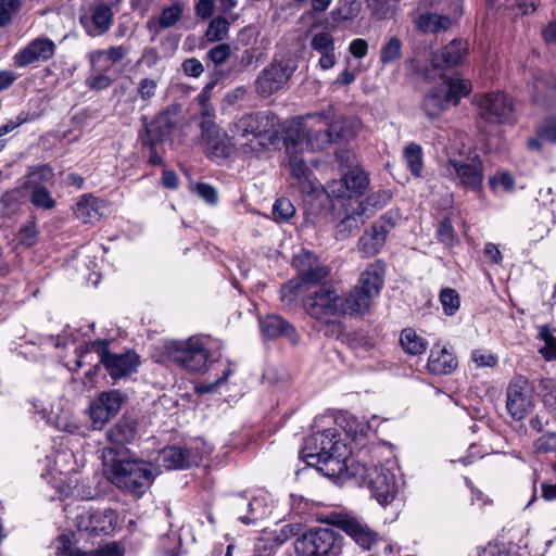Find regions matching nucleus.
<instances>
[{"label":"nucleus","mask_w":556,"mask_h":556,"mask_svg":"<svg viewBox=\"0 0 556 556\" xmlns=\"http://www.w3.org/2000/svg\"><path fill=\"white\" fill-rule=\"evenodd\" d=\"M340 435L336 428H329L317 432L305 440L301 452L303 460L311 467L323 472L326 477L342 478L349 469L346 463L349 450L337 437Z\"/></svg>","instance_id":"f257e3e1"},{"label":"nucleus","mask_w":556,"mask_h":556,"mask_svg":"<svg viewBox=\"0 0 556 556\" xmlns=\"http://www.w3.org/2000/svg\"><path fill=\"white\" fill-rule=\"evenodd\" d=\"M103 462L111 482L132 495L144 494L154 479L147 463L116 457L114 448L104 450Z\"/></svg>","instance_id":"f03ea898"},{"label":"nucleus","mask_w":556,"mask_h":556,"mask_svg":"<svg viewBox=\"0 0 556 556\" xmlns=\"http://www.w3.org/2000/svg\"><path fill=\"white\" fill-rule=\"evenodd\" d=\"M343 477L353 478L359 485L368 488L371 495L381 505H388L396 496L395 476L383 466L351 463Z\"/></svg>","instance_id":"7ed1b4c3"},{"label":"nucleus","mask_w":556,"mask_h":556,"mask_svg":"<svg viewBox=\"0 0 556 556\" xmlns=\"http://www.w3.org/2000/svg\"><path fill=\"white\" fill-rule=\"evenodd\" d=\"M278 118L273 113L256 112L239 117L230 129L232 137L238 141L244 152L255 151V140L266 137L270 139L277 132Z\"/></svg>","instance_id":"20e7f679"},{"label":"nucleus","mask_w":556,"mask_h":556,"mask_svg":"<svg viewBox=\"0 0 556 556\" xmlns=\"http://www.w3.org/2000/svg\"><path fill=\"white\" fill-rule=\"evenodd\" d=\"M332 109L307 116V121L319 124L318 129L307 128V125L296 124L287 132V140L293 141V148L305 143L311 150H324L334 142L329 122L332 119Z\"/></svg>","instance_id":"39448f33"},{"label":"nucleus","mask_w":556,"mask_h":556,"mask_svg":"<svg viewBox=\"0 0 556 556\" xmlns=\"http://www.w3.org/2000/svg\"><path fill=\"white\" fill-rule=\"evenodd\" d=\"M305 312L319 323L330 325L346 314L344 298L330 286H321L306 296Z\"/></svg>","instance_id":"423d86ee"},{"label":"nucleus","mask_w":556,"mask_h":556,"mask_svg":"<svg viewBox=\"0 0 556 556\" xmlns=\"http://www.w3.org/2000/svg\"><path fill=\"white\" fill-rule=\"evenodd\" d=\"M165 350L172 362L191 372H201L210 356L203 340L197 336L187 340L170 341Z\"/></svg>","instance_id":"0eeeda50"},{"label":"nucleus","mask_w":556,"mask_h":556,"mask_svg":"<svg viewBox=\"0 0 556 556\" xmlns=\"http://www.w3.org/2000/svg\"><path fill=\"white\" fill-rule=\"evenodd\" d=\"M337 532L330 528H314L294 542L296 556H337L340 542Z\"/></svg>","instance_id":"6e6552de"},{"label":"nucleus","mask_w":556,"mask_h":556,"mask_svg":"<svg viewBox=\"0 0 556 556\" xmlns=\"http://www.w3.org/2000/svg\"><path fill=\"white\" fill-rule=\"evenodd\" d=\"M88 349L93 350L100 357L109 376L117 381L137 371L140 365L139 355L131 350L124 353H113L109 350L106 340H96L88 344Z\"/></svg>","instance_id":"1a4fd4ad"},{"label":"nucleus","mask_w":556,"mask_h":556,"mask_svg":"<svg viewBox=\"0 0 556 556\" xmlns=\"http://www.w3.org/2000/svg\"><path fill=\"white\" fill-rule=\"evenodd\" d=\"M295 70L296 65L290 59L273 60L254 80L255 92L261 98L273 96L287 85Z\"/></svg>","instance_id":"9d476101"},{"label":"nucleus","mask_w":556,"mask_h":556,"mask_svg":"<svg viewBox=\"0 0 556 556\" xmlns=\"http://www.w3.org/2000/svg\"><path fill=\"white\" fill-rule=\"evenodd\" d=\"M119 2V0H94L79 17L80 25L86 34L90 37L105 35L113 25L115 11L118 10Z\"/></svg>","instance_id":"9b49d317"},{"label":"nucleus","mask_w":556,"mask_h":556,"mask_svg":"<svg viewBox=\"0 0 556 556\" xmlns=\"http://www.w3.org/2000/svg\"><path fill=\"white\" fill-rule=\"evenodd\" d=\"M480 117L491 124H511L515 122L513 99L504 92H490L478 100Z\"/></svg>","instance_id":"f8f14e48"},{"label":"nucleus","mask_w":556,"mask_h":556,"mask_svg":"<svg viewBox=\"0 0 556 556\" xmlns=\"http://www.w3.org/2000/svg\"><path fill=\"white\" fill-rule=\"evenodd\" d=\"M200 126L205 155L216 162L229 157L233 151L230 137L210 118L203 119Z\"/></svg>","instance_id":"ddd939ff"},{"label":"nucleus","mask_w":556,"mask_h":556,"mask_svg":"<svg viewBox=\"0 0 556 556\" xmlns=\"http://www.w3.org/2000/svg\"><path fill=\"white\" fill-rule=\"evenodd\" d=\"M444 175L459 182L473 191L481 188L483 181V168L479 159L471 162H463L457 159L450 157L443 166Z\"/></svg>","instance_id":"4468645a"},{"label":"nucleus","mask_w":556,"mask_h":556,"mask_svg":"<svg viewBox=\"0 0 556 556\" xmlns=\"http://www.w3.org/2000/svg\"><path fill=\"white\" fill-rule=\"evenodd\" d=\"M532 407L531 387L522 377H515L507 388L506 408L515 420H522Z\"/></svg>","instance_id":"2eb2a0df"},{"label":"nucleus","mask_w":556,"mask_h":556,"mask_svg":"<svg viewBox=\"0 0 556 556\" xmlns=\"http://www.w3.org/2000/svg\"><path fill=\"white\" fill-rule=\"evenodd\" d=\"M293 266L298 271L301 282L319 283L326 279L330 273L327 265L321 263L319 258L308 250H301L293 257Z\"/></svg>","instance_id":"dca6fc26"},{"label":"nucleus","mask_w":556,"mask_h":556,"mask_svg":"<svg viewBox=\"0 0 556 556\" xmlns=\"http://www.w3.org/2000/svg\"><path fill=\"white\" fill-rule=\"evenodd\" d=\"M287 153L289 155L290 173L296 179L301 192L308 195L319 192L321 185L298 152V147L293 148V141H291V144H287Z\"/></svg>","instance_id":"f3484780"},{"label":"nucleus","mask_w":556,"mask_h":556,"mask_svg":"<svg viewBox=\"0 0 556 556\" xmlns=\"http://www.w3.org/2000/svg\"><path fill=\"white\" fill-rule=\"evenodd\" d=\"M336 525L364 549H370L379 540L378 533L355 516L340 515Z\"/></svg>","instance_id":"a211bd4d"},{"label":"nucleus","mask_w":556,"mask_h":556,"mask_svg":"<svg viewBox=\"0 0 556 556\" xmlns=\"http://www.w3.org/2000/svg\"><path fill=\"white\" fill-rule=\"evenodd\" d=\"M124 396L119 390L102 392L90 405V416L94 427H102L121 409Z\"/></svg>","instance_id":"6ab92c4d"},{"label":"nucleus","mask_w":556,"mask_h":556,"mask_svg":"<svg viewBox=\"0 0 556 556\" xmlns=\"http://www.w3.org/2000/svg\"><path fill=\"white\" fill-rule=\"evenodd\" d=\"M394 224L388 215L375 222L358 239V249L367 257L377 254L384 245L387 236Z\"/></svg>","instance_id":"aec40b11"},{"label":"nucleus","mask_w":556,"mask_h":556,"mask_svg":"<svg viewBox=\"0 0 556 556\" xmlns=\"http://www.w3.org/2000/svg\"><path fill=\"white\" fill-rule=\"evenodd\" d=\"M56 46L50 38H35L14 55V64L25 67L35 62H46L53 58Z\"/></svg>","instance_id":"412c9836"},{"label":"nucleus","mask_w":556,"mask_h":556,"mask_svg":"<svg viewBox=\"0 0 556 556\" xmlns=\"http://www.w3.org/2000/svg\"><path fill=\"white\" fill-rule=\"evenodd\" d=\"M177 123L178 114L176 109H167L161 112L155 116L152 123L146 127L147 136L142 138V146L161 143L173 132Z\"/></svg>","instance_id":"4be33fe9"},{"label":"nucleus","mask_w":556,"mask_h":556,"mask_svg":"<svg viewBox=\"0 0 556 556\" xmlns=\"http://www.w3.org/2000/svg\"><path fill=\"white\" fill-rule=\"evenodd\" d=\"M200 460L201 455L198 451L180 446L165 447L157 457L160 466L169 470L186 469L198 465Z\"/></svg>","instance_id":"5701e85b"},{"label":"nucleus","mask_w":556,"mask_h":556,"mask_svg":"<svg viewBox=\"0 0 556 556\" xmlns=\"http://www.w3.org/2000/svg\"><path fill=\"white\" fill-rule=\"evenodd\" d=\"M458 362L453 351L446 345L435 343L430 350L427 368L437 376L451 375L457 368Z\"/></svg>","instance_id":"b1692460"},{"label":"nucleus","mask_w":556,"mask_h":556,"mask_svg":"<svg viewBox=\"0 0 556 556\" xmlns=\"http://www.w3.org/2000/svg\"><path fill=\"white\" fill-rule=\"evenodd\" d=\"M185 5L181 2H174L164 7L156 16L147 21V29L153 35H160L164 29L176 26L182 18Z\"/></svg>","instance_id":"393cba45"},{"label":"nucleus","mask_w":556,"mask_h":556,"mask_svg":"<svg viewBox=\"0 0 556 556\" xmlns=\"http://www.w3.org/2000/svg\"><path fill=\"white\" fill-rule=\"evenodd\" d=\"M311 48L320 55L318 66L323 71H328L336 65L334 38L329 31L323 30L314 34L311 39Z\"/></svg>","instance_id":"a878e982"},{"label":"nucleus","mask_w":556,"mask_h":556,"mask_svg":"<svg viewBox=\"0 0 556 556\" xmlns=\"http://www.w3.org/2000/svg\"><path fill=\"white\" fill-rule=\"evenodd\" d=\"M469 45L466 40L454 39L440 51L434 53L432 64L434 67L450 68L463 62Z\"/></svg>","instance_id":"bb28decb"},{"label":"nucleus","mask_w":556,"mask_h":556,"mask_svg":"<svg viewBox=\"0 0 556 556\" xmlns=\"http://www.w3.org/2000/svg\"><path fill=\"white\" fill-rule=\"evenodd\" d=\"M384 274V262L376 260L359 275L358 285L356 287L375 298L380 293L383 286Z\"/></svg>","instance_id":"cd10ccee"},{"label":"nucleus","mask_w":556,"mask_h":556,"mask_svg":"<svg viewBox=\"0 0 556 556\" xmlns=\"http://www.w3.org/2000/svg\"><path fill=\"white\" fill-rule=\"evenodd\" d=\"M369 216L366 215V208L362 202H357V206L352 210L336 226L334 236L337 240H345L355 233Z\"/></svg>","instance_id":"c85d7f7f"},{"label":"nucleus","mask_w":556,"mask_h":556,"mask_svg":"<svg viewBox=\"0 0 556 556\" xmlns=\"http://www.w3.org/2000/svg\"><path fill=\"white\" fill-rule=\"evenodd\" d=\"M232 506L238 519L244 525L254 523L265 514L262 501L257 497L248 501L244 496H236Z\"/></svg>","instance_id":"c756f323"},{"label":"nucleus","mask_w":556,"mask_h":556,"mask_svg":"<svg viewBox=\"0 0 556 556\" xmlns=\"http://www.w3.org/2000/svg\"><path fill=\"white\" fill-rule=\"evenodd\" d=\"M261 331L268 339L286 337L291 341H295L294 328L282 317L277 315H268L260 320Z\"/></svg>","instance_id":"7c9ffc66"},{"label":"nucleus","mask_w":556,"mask_h":556,"mask_svg":"<svg viewBox=\"0 0 556 556\" xmlns=\"http://www.w3.org/2000/svg\"><path fill=\"white\" fill-rule=\"evenodd\" d=\"M450 105L442 88L431 89L424 98L421 108L430 119L438 118Z\"/></svg>","instance_id":"2f4dec72"},{"label":"nucleus","mask_w":556,"mask_h":556,"mask_svg":"<svg viewBox=\"0 0 556 556\" xmlns=\"http://www.w3.org/2000/svg\"><path fill=\"white\" fill-rule=\"evenodd\" d=\"M416 27L422 33H440L448 29L452 21L446 15L426 12L415 20Z\"/></svg>","instance_id":"473e14b6"},{"label":"nucleus","mask_w":556,"mask_h":556,"mask_svg":"<svg viewBox=\"0 0 556 556\" xmlns=\"http://www.w3.org/2000/svg\"><path fill=\"white\" fill-rule=\"evenodd\" d=\"M103 206V202L92 195H83L77 202L75 207V215L84 223H93L101 216L100 208Z\"/></svg>","instance_id":"72a5a7b5"},{"label":"nucleus","mask_w":556,"mask_h":556,"mask_svg":"<svg viewBox=\"0 0 556 556\" xmlns=\"http://www.w3.org/2000/svg\"><path fill=\"white\" fill-rule=\"evenodd\" d=\"M374 296L366 291L355 287L346 298H344V307L350 315H363L369 311Z\"/></svg>","instance_id":"f704fd0d"},{"label":"nucleus","mask_w":556,"mask_h":556,"mask_svg":"<svg viewBox=\"0 0 556 556\" xmlns=\"http://www.w3.org/2000/svg\"><path fill=\"white\" fill-rule=\"evenodd\" d=\"M135 424L128 419H121L106 432L108 440L116 445L130 443L135 439Z\"/></svg>","instance_id":"c9c22d12"},{"label":"nucleus","mask_w":556,"mask_h":556,"mask_svg":"<svg viewBox=\"0 0 556 556\" xmlns=\"http://www.w3.org/2000/svg\"><path fill=\"white\" fill-rule=\"evenodd\" d=\"M334 140H350L361 129V121L356 117H343L329 122Z\"/></svg>","instance_id":"e433bc0d"},{"label":"nucleus","mask_w":556,"mask_h":556,"mask_svg":"<svg viewBox=\"0 0 556 556\" xmlns=\"http://www.w3.org/2000/svg\"><path fill=\"white\" fill-rule=\"evenodd\" d=\"M400 343L403 350L410 355L422 354L428 346L427 341L417 334L413 328H405L400 334Z\"/></svg>","instance_id":"4c0bfd02"},{"label":"nucleus","mask_w":556,"mask_h":556,"mask_svg":"<svg viewBox=\"0 0 556 556\" xmlns=\"http://www.w3.org/2000/svg\"><path fill=\"white\" fill-rule=\"evenodd\" d=\"M471 91V83L467 79L459 77H452L447 80V89L444 94L450 104L457 105L463 97H466Z\"/></svg>","instance_id":"58836bf2"},{"label":"nucleus","mask_w":556,"mask_h":556,"mask_svg":"<svg viewBox=\"0 0 556 556\" xmlns=\"http://www.w3.org/2000/svg\"><path fill=\"white\" fill-rule=\"evenodd\" d=\"M53 178V170L48 165H37L29 168L28 174L23 182V188L34 189L45 187V182H49Z\"/></svg>","instance_id":"ea45409f"},{"label":"nucleus","mask_w":556,"mask_h":556,"mask_svg":"<svg viewBox=\"0 0 556 556\" xmlns=\"http://www.w3.org/2000/svg\"><path fill=\"white\" fill-rule=\"evenodd\" d=\"M130 52L129 46H112L108 49L96 50L90 53V63L94 66L103 58H106L112 64L121 62Z\"/></svg>","instance_id":"a19ab883"},{"label":"nucleus","mask_w":556,"mask_h":556,"mask_svg":"<svg viewBox=\"0 0 556 556\" xmlns=\"http://www.w3.org/2000/svg\"><path fill=\"white\" fill-rule=\"evenodd\" d=\"M343 178L351 195L363 194L369 185V179L366 173L359 167H355L354 169L346 172Z\"/></svg>","instance_id":"79ce46f5"},{"label":"nucleus","mask_w":556,"mask_h":556,"mask_svg":"<svg viewBox=\"0 0 556 556\" xmlns=\"http://www.w3.org/2000/svg\"><path fill=\"white\" fill-rule=\"evenodd\" d=\"M403 157L405 161V164L407 168L410 170V173L419 177L421 175L422 169V149L417 143H409L405 149L403 153Z\"/></svg>","instance_id":"37998d69"},{"label":"nucleus","mask_w":556,"mask_h":556,"mask_svg":"<svg viewBox=\"0 0 556 556\" xmlns=\"http://www.w3.org/2000/svg\"><path fill=\"white\" fill-rule=\"evenodd\" d=\"M229 22L223 16L213 18L205 31V38L210 42L222 41L227 38L229 33Z\"/></svg>","instance_id":"c03bdc74"},{"label":"nucleus","mask_w":556,"mask_h":556,"mask_svg":"<svg viewBox=\"0 0 556 556\" xmlns=\"http://www.w3.org/2000/svg\"><path fill=\"white\" fill-rule=\"evenodd\" d=\"M539 339L544 341V346L540 349V353L546 361L556 359V337L547 325L539 327Z\"/></svg>","instance_id":"a18cd8bd"},{"label":"nucleus","mask_w":556,"mask_h":556,"mask_svg":"<svg viewBox=\"0 0 556 556\" xmlns=\"http://www.w3.org/2000/svg\"><path fill=\"white\" fill-rule=\"evenodd\" d=\"M402 56V41L393 36L390 37L380 50V62L390 64L400 60Z\"/></svg>","instance_id":"49530a36"},{"label":"nucleus","mask_w":556,"mask_h":556,"mask_svg":"<svg viewBox=\"0 0 556 556\" xmlns=\"http://www.w3.org/2000/svg\"><path fill=\"white\" fill-rule=\"evenodd\" d=\"M540 392L543 396L545 406L556 417V379L544 378L539 383Z\"/></svg>","instance_id":"de8ad7c7"},{"label":"nucleus","mask_w":556,"mask_h":556,"mask_svg":"<svg viewBox=\"0 0 556 556\" xmlns=\"http://www.w3.org/2000/svg\"><path fill=\"white\" fill-rule=\"evenodd\" d=\"M273 217L278 223L288 222L295 214L293 203L287 198L277 199L271 210Z\"/></svg>","instance_id":"09e8293b"},{"label":"nucleus","mask_w":556,"mask_h":556,"mask_svg":"<svg viewBox=\"0 0 556 556\" xmlns=\"http://www.w3.org/2000/svg\"><path fill=\"white\" fill-rule=\"evenodd\" d=\"M440 302L447 316H453L459 309L460 299L457 291L454 289H442L440 293Z\"/></svg>","instance_id":"8fccbe9b"},{"label":"nucleus","mask_w":556,"mask_h":556,"mask_svg":"<svg viewBox=\"0 0 556 556\" xmlns=\"http://www.w3.org/2000/svg\"><path fill=\"white\" fill-rule=\"evenodd\" d=\"M302 282L296 279H292L285 283L280 289V300L285 306H292L296 303L301 293Z\"/></svg>","instance_id":"3c124183"},{"label":"nucleus","mask_w":556,"mask_h":556,"mask_svg":"<svg viewBox=\"0 0 556 556\" xmlns=\"http://www.w3.org/2000/svg\"><path fill=\"white\" fill-rule=\"evenodd\" d=\"M31 190L30 201L39 208L52 210L55 206V200L46 187H37Z\"/></svg>","instance_id":"603ef678"},{"label":"nucleus","mask_w":556,"mask_h":556,"mask_svg":"<svg viewBox=\"0 0 556 556\" xmlns=\"http://www.w3.org/2000/svg\"><path fill=\"white\" fill-rule=\"evenodd\" d=\"M437 237L445 247H453L458 241L450 218L445 217L439 223Z\"/></svg>","instance_id":"864d4df0"},{"label":"nucleus","mask_w":556,"mask_h":556,"mask_svg":"<svg viewBox=\"0 0 556 556\" xmlns=\"http://www.w3.org/2000/svg\"><path fill=\"white\" fill-rule=\"evenodd\" d=\"M533 451L536 454H548L556 452V432H546L533 443Z\"/></svg>","instance_id":"5fc2aeb1"},{"label":"nucleus","mask_w":556,"mask_h":556,"mask_svg":"<svg viewBox=\"0 0 556 556\" xmlns=\"http://www.w3.org/2000/svg\"><path fill=\"white\" fill-rule=\"evenodd\" d=\"M38 231L36 228L35 219L28 220L18 232V242L27 248L33 247L36 243Z\"/></svg>","instance_id":"6e6d98bb"},{"label":"nucleus","mask_w":556,"mask_h":556,"mask_svg":"<svg viewBox=\"0 0 556 556\" xmlns=\"http://www.w3.org/2000/svg\"><path fill=\"white\" fill-rule=\"evenodd\" d=\"M320 190H324L329 197H333V198H338V199L351 197V193L346 187L344 178H342L340 180H332V181L328 182L325 187L321 186L319 191Z\"/></svg>","instance_id":"4d7b16f0"},{"label":"nucleus","mask_w":556,"mask_h":556,"mask_svg":"<svg viewBox=\"0 0 556 556\" xmlns=\"http://www.w3.org/2000/svg\"><path fill=\"white\" fill-rule=\"evenodd\" d=\"M231 48L228 43H219L207 51V59L215 65H223L230 56Z\"/></svg>","instance_id":"13d9d810"},{"label":"nucleus","mask_w":556,"mask_h":556,"mask_svg":"<svg viewBox=\"0 0 556 556\" xmlns=\"http://www.w3.org/2000/svg\"><path fill=\"white\" fill-rule=\"evenodd\" d=\"M159 83L153 78H142L138 83L137 93L140 100L149 101L155 96Z\"/></svg>","instance_id":"bf43d9fd"},{"label":"nucleus","mask_w":556,"mask_h":556,"mask_svg":"<svg viewBox=\"0 0 556 556\" xmlns=\"http://www.w3.org/2000/svg\"><path fill=\"white\" fill-rule=\"evenodd\" d=\"M368 7L378 18H389L394 12L391 0H367Z\"/></svg>","instance_id":"052dcab7"},{"label":"nucleus","mask_w":556,"mask_h":556,"mask_svg":"<svg viewBox=\"0 0 556 556\" xmlns=\"http://www.w3.org/2000/svg\"><path fill=\"white\" fill-rule=\"evenodd\" d=\"M538 136L544 141L556 143V117L544 119L539 126Z\"/></svg>","instance_id":"680f3d73"},{"label":"nucleus","mask_w":556,"mask_h":556,"mask_svg":"<svg viewBox=\"0 0 556 556\" xmlns=\"http://www.w3.org/2000/svg\"><path fill=\"white\" fill-rule=\"evenodd\" d=\"M23 193L20 188H15L4 192L0 202L8 212H14L22 202Z\"/></svg>","instance_id":"e2e57ef3"},{"label":"nucleus","mask_w":556,"mask_h":556,"mask_svg":"<svg viewBox=\"0 0 556 556\" xmlns=\"http://www.w3.org/2000/svg\"><path fill=\"white\" fill-rule=\"evenodd\" d=\"M195 193L206 203L215 205L218 202V193L215 187L206 182H199L194 187Z\"/></svg>","instance_id":"0e129e2a"},{"label":"nucleus","mask_w":556,"mask_h":556,"mask_svg":"<svg viewBox=\"0 0 556 556\" xmlns=\"http://www.w3.org/2000/svg\"><path fill=\"white\" fill-rule=\"evenodd\" d=\"M336 160L342 169L346 172L358 167L356 155L351 150H340L336 153Z\"/></svg>","instance_id":"69168bd1"},{"label":"nucleus","mask_w":556,"mask_h":556,"mask_svg":"<svg viewBox=\"0 0 556 556\" xmlns=\"http://www.w3.org/2000/svg\"><path fill=\"white\" fill-rule=\"evenodd\" d=\"M490 186L492 188L501 186L506 191H513L515 187V179L509 172H501L490 178Z\"/></svg>","instance_id":"338daca9"},{"label":"nucleus","mask_w":556,"mask_h":556,"mask_svg":"<svg viewBox=\"0 0 556 556\" xmlns=\"http://www.w3.org/2000/svg\"><path fill=\"white\" fill-rule=\"evenodd\" d=\"M84 556H124V549L116 542H113L85 553Z\"/></svg>","instance_id":"774afa93"}]
</instances>
